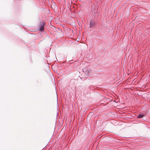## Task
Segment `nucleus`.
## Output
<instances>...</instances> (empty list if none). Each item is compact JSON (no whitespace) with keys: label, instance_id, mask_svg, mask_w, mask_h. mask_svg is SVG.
I'll return each mask as SVG.
<instances>
[{"label":"nucleus","instance_id":"nucleus-4","mask_svg":"<svg viewBox=\"0 0 150 150\" xmlns=\"http://www.w3.org/2000/svg\"><path fill=\"white\" fill-rule=\"evenodd\" d=\"M91 24H91V22L90 23V26L91 27L93 26V25H91Z\"/></svg>","mask_w":150,"mask_h":150},{"label":"nucleus","instance_id":"nucleus-2","mask_svg":"<svg viewBox=\"0 0 150 150\" xmlns=\"http://www.w3.org/2000/svg\"><path fill=\"white\" fill-rule=\"evenodd\" d=\"M45 23L43 22H42L40 23V27L39 28V30L41 31H42L44 30V25Z\"/></svg>","mask_w":150,"mask_h":150},{"label":"nucleus","instance_id":"nucleus-1","mask_svg":"<svg viewBox=\"0 0 150 150\" xmlns=\"http://www.w3.org/2000/svg\"><path fill=\"white\" fill-rule=\"evenodd\" d=\"M83 71L85 75V76L86 77H87L88 76L89 74L90 73L91 71V70L86 68H84L83 69Z\"/></svg>","mask_w":150,"mask_h":150},{"label":"nucleus","instance_id":"nucleus-3","mask_svg":"<svg viewBox=\"0 0 150 150\" xmlns=\"http://www.w3.org/2000/svg\"><path fill=\"white\" fill-rule=\"evenodd\" d=\"M143 117V115H142V114L139 115L137 116L139 118H142Z\"/></svg>","mask_w":150,"mask_h":150}]
</instances>
